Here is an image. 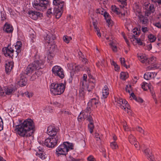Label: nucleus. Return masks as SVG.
<instances>
[{"label":"nucleus","instance_id":"nucleus-22","mask_svg":"<svg viewBox=\"0 0 161 161\" xmlns=\"http://www.w3.org/2000/svg\"><path fill=\"white\" fill-rule=\"evenodd\" d=\"M108 94V88L106 86H105L103 91V97L104 98H107Z\"/></svg>","mask_w":161,"mask_h":161},{"label":"nucleus","instance_id":"nucleus-56","mask_svg":"<svg viewBox=\"0 0 161 161\" xmlns=\"http://www.w3.org/2000/svg\"><path fill=\"white\" fill-rule=\"evenodd\" d=\"M88 161H95V158L92 156H90L87 158Z\"/></svg>","mask_w":161,"mask_h":161},{"label":"nucleus","instance_id":"nucleus-50","mask_svg":"<svg viewBox=\"0 0 161 161\" xmlns=\"http://www.w3.org/2000/svg\"><path fill=\"white\" fill-rule=\"evenodd\" d=\"M131 85H128L126 86V90L127 92L129 93H130V91H131Z\"/></svg>","mask_w":161,"mask_h":161},{"label":"nucleus","instance_id":"nucleus-18","mask_svg":"<svg viewBox=\"0 0 161 161\" xmlns=\"http://www.w3.org/2000/svg\"><path fill=\"white\" fill-rule=\"evenodd\" d=\"M95 81H92L90 80L87 86V90L89 92H91V90L94 88L95 86Z\"/></svg>","mask_w":161,"mask_h":161},{"label":"nucleus","instance_id":"nucleus-33","mask_svg":"<svg viewBox=\"0 0 161 161\" xmlns=\"http://www.w3.org/2000/svg\"><path fill=\"white\" fill-rule=\"evenodd\" d=\"M148 37L151 42H154L156 39V37L153 34H150L149 35Z\"/></svg>","mask_w":161,"mask_h":161},{"label":"nucleus","instance_id":"nucleus-44","mask_svg":"<svg viewBox=\"0 0 161 161\" xmlns=\"http://www.w3.org/2000/svg\"><path fill=\"white\" fill-rule=\"evenodd\" d=\"M67 144H66L67 145V149L69 150V149H73V146L72 145V144H71L70 143H69L68 142H65Z\"/></svg>","mask_w":161,"mask_h":161},{"label":"nucleus","instance_id":"nucleus-11","mask_svg":"<svg viewBox=\"0 0 161 161\" xmlns=\"http://www.w3.org/2000/svg\"><path fill=\"white\" fill-rule=\"evenodd\" d=\"M58 130V128L54 126L50 125L47 128V132L50 136L56 137V135H59L58 133H57Z\"/></svg>","mask_w":161,"mask_h":161},{"label":"nucleus","instance_id":"nucleus-53","mask_svg":"<svg viewBox=\"0 0 161 161\" xmlns=\"http://www.w3.org/2000/svg\"><path fill=\"white\" fill-rule=\"evenodd\" d=\"M92 106H89L88 105V103L87 105V107L85 109V111L86 112H88L91 110V107Z\"/></svg>","mask_w":161,"mask_h":161},{"label":"nucleus","instance_id":"nucleus-16","mask_svg":"<svg viewBox=\"0 0 161 161\" xmlns=\"http://www.w3.org/2000/svg\"><path fill=\"white\" fill-rule=\"evenodd\" d=\"M55 39V37L50 33L48 34L46 37V42L50 44L54 43V40Z\"/></svg>","mask_w":161,"mask_h":161},{"label":"nucleus","instance_id":"nucleus-28","mask_svg":"<svg viewBox=\"0 0 161 161\" xmlns=\"http://www.w3.org/2000/svg\"><path fill=\"white\" fill-rule=\"evenodd\" d=\"M144 78L146 80H148L152 78V73L151 72H146L144 74Z\"/></svg>","mask_w":161,"mask_h":161},{"label":"nucleus","instance_id":"nucleus-57","mask_svg":"<svg viewBox=\"0 0 161 161\" xmlns=\"http://www.w3.org/2000/svg\"><path fill=\"white\" fill-rule=\"evenodd\" d=\"M132 37L134 38L137 43L141 41V39L139 38H137L135 35H132Z\"/></svg>","mask_w":161,"mask_h":161},{"label":"nucleus","instance_id":"nucleus-61","mask_svg":"<svg viewBox=\"0 0 161 161\" xmlns=\"http://www.w3.org/2000/svg\"><path fill=\"white\" fill-rule=\"evenodd\" d=\"M130 96L132 97L136 101H137L138 100V98L136 97L134 93L132 92L130 94Z\"/></svg>","mask_w":161,"mask_h":161},{"label":"nucleus","instance_id":"nucleus-32","mask_svg":"<svg viewBox=\"0 0 161 161\" xmlns=\"http://www.w3.org/2000/svg\"><path fill=\"white\" fill-rule=\"evenodd\" d=\"M129 142L132 144H134L135 141H136L135 138L132 135H129Z\"/></svg>","mask_w":161,"mask_h":161},{"label":"nucleus","instance_id":"nucleus-1","mask_svg":"<svg viewBox=\"0 0 161 161\" xmlns=\"http://www.w3.org/2000/svg\"><path fill=\"white\" fill-rule=\"evenodd\" d=\"M35 126L31 119L25 120L23 123L16 126L17 133L20 136L25 137L31 136L34 131Z\"/></svg>","mask_w":161,"mask_h":161},{"label":"nucleus","instance_id":"nucleus-38","mask_svg":"<svg viewBox=\"0 0 161 161\" xmlns=\"http://www.w3.org/2000/svg\"><path fill=\"white\" fill-rule=\"evenodd\" d=\"M149 86L147 83L143 82L142 85V87L144 90H147Z\"/></svg>","mask_w":161,"mask_h":161},{"label":"nucleus","instance_id":"nucleus-21","mask_svg":"<svg viewBox=\"0 0 161 161\" xmlns=\"http://www.w3.org/2000/svg\"><path fill=\"white\" fill-rule=\"evenodd\" d=\"M137 57L139 60L142 63H145L146 64V60L147 59V57L144 55H138Z\"/></svg>","mask_w":161,"mask_h":161},{"label":"nucleus","instance_id":"nucleus-54","mask_svg":"<svg viewBox=\"0 0 161 161\" xmlns=\"http://www.w3.org/2000/svg\"><path fill=\"white\" fill-rule=\"evenodd\" d=\"M87 120L90 122V123H93V119L92 117L90 114L87 118Z\"/></svg>","mask_w":161,"mask_h":161},{"label":"nucleus","instance_id":"nucleus-34","mask_svg":"<svg viewBox=\"0 0 161 161\" xmlns=\"http://www.w3.org/2000/svg\"><path fill=\"white\" fill-rule=\"evenodd\" d=\"M36 155L39 156L42 159H44L46 158V156L44 154V153L42 151H41L40 152V153H36Z\"/></svg>","mask_w":161,"mask_h":161},{"label":"nucleus","instance_id":"nucleus-55","mask_svg":"<svg viewBox=\"0 0 161 161\" xmlns=\"http://www.w3.org/2000/svg\"><path fill=\"white\" fill-rule=\"evenodd\" d=\"M25 95L27 96L28 97L30 98L31 97L32 95V93L31 92H26L25 93Z\"/></svg>","mask_w":161,"mask_h":161},{"label":"nucleus","instance_id":"nucleus-4","mask_svg":"<svg viewBox=\"0 0 161 161\" xmlns=\"http://www.w3.org/2000/svg\"><path fill=\"white\" fill-rule=\"evenodd\" d=\"M50 91L54 95H59L63 93L65 85L63 83H52L50 87Z\"/></svg>","mask_w":161,"mask_h":161},{"label":"nucleus","instance_id":"nucleus-43","mask_svg":"<svg viewBox=\"0 0 161 161\" xmlns=\"http://www.w3.org/2000/svg\"><path fill=\"white\" fill-rule=\"evenodd\" d=\"M112 39V40L111 39L109 40V41L110 42L109 43V45H110V46H113L114 45H116V41L112 39V38H111Z\"/></svg>","mask_w":161,"mask_h":161},{"label":"nucleus","instance_id":"nucleus-15","mask_svg":"<svg viewBox=\"0 0 161 161\" xmlns=\"http://www.w3.org/2000/svg\"><path fill=\"white\" fill-rule=\"evenodd\" d=\"M13 66V63L12 62H6L5 64V69L7 73H8L11 71Z\"/></svg>","mask_w":161,"mask_h":161},{"label":"nucleus","instance_id":"nucleus-52","mask_svg":"<svg viewBox=\"0 0 161 161\" xmlns=\"http://www.w3.org/2000/svg\"><path fill=\"white\" fill-rule=\"evenodd\" d=\"M141 30L143 32L146 33L148 31L149 29L147 27L142 26Z\"/></svg>","mask_w":161,"mask_h":161},{"label":"nucleus","instance_id":"nucleus-13","mask_svg":"<svg viewBox=\"0 0 161 161\" xmlns=\"http://www.w3.org/2000/svg\"><path fill=\"white\" fill-rule=\"evenodd\" d=\"M27 79L23 74L20 75V80L18 81V84L21 86H25L27 84Z\"/></svg>","mask_w":161,"mask_h":161},{"label":"nucleus","instance_id":"nucleus-8","mask_svg":"<svg viewBox=\"0 0 161 161\" xmlns=\"http://www.w3.org/2000/svg\"><path fill=\"white\" fill-rule=\"evenodd\" d=\"M52 71L55 75L58 76L61 79L64 77V70L60 66L56 65L54 66L52 68Z\"/></svg>","mask_w":161,"mask_h":161},{"label":"nucleus","instance_id":"nucleus-59","mask_svg":"<svg viewBox=\"0 0 161 161\" xmlns=\"http://www.w3.org/2000/svg\"><path fill=\"white\" fill-rule=\"evenodd\" d=\"M53 54L52 52H49V54H48L47 58L48 59H51V58H53Z\"/></svg>","mask_w":161,"mask_h":161},{"label":"nucleus","instance_id":"nucleus-27","mask_svg":"<svg viewBox=\"0 0 161 161\" xmlns=\"http://www.w3.org/2000/svg\"><path fill=\"white\" fill-rule=\"evenodd\" d=\"M112 10L115 13L117 14H120V10L119 9L117 8L115 6H112Z\"/></svg>","mask_w":161,"mask_h":161},{"label":"nucleus","instance_id":"nucleus-46","mask_svg":"<svg viewBox=\"0 0 161 161\" xmlns=\"http://www.w3.org/2000/svg\"><path fill=\"white\" fill-rule=\"evenodd\" d=\"M106 22L107 23V25L109 27L112 26L113 25V22L112 20L110 19L109 20H107Z\"/></svg>","mask_w":161,"mask_h":161},{"label":"nucleus","instance_id":"nucleus-20","mask_svg":"<svg viewBox=\"0 0 161 161\" xmlns=\"http://www.w3.org/2000/svg\"><path fill=\"white\" fill-rule=\"evenodd\" d=\"M47 46V48L49 49V53H52L54 51L56 48V46L55 44H53V43L48 44Z\"/></svg>","mask_w":161,"mask_h":161},{"label":"nucleus","instance_id":"nucleus-63","mask_svg":"<svg viewBox=\"0 0 161 161\" xmlns=\"http://www.w3.org/2000/svg\"><path fill=\"white\" fill-rule=\"evenodd\" d=\"M146 47L147 49L148 50H150L152 48V45L151 44H147L146 45Z\"/></svg>","mask_w":161,"mask_h":161},{"label":"nucleus","instance_id":"nucleus-9","mask_svg":"<svg viewBox=\"0 0 161 161\" xmlns=\"http://www.w3.org/2000/svg\"><path fill=\"white\" fill-rule=\"evenodd\" d=\"M62 14V12L59 10H57L53 8L52 9V8L48 9L47 13V17H49L52 15L54 14L56 16L57 18H59Z\"/></svg>","mask_w":161,"mask_h":161},{"label":"nucleus","instance_id":"nucleus-17","mask_svg":"<svg viewBox=\"0 0 161 161\" xmlns=\"http://www.w3.org/2000/svg\"><path fill=\"white\" fill-rule=\"evenodd\" d=\"M139 21L140 24L146 25L148 23V19L147 17L144 16L140 14L138 16Z\"/></svg>","mask_w":161,"mask_h":161},{"label":"nucleus","instance_id":"nucleus-24","mask_svg":"<svg viewBox=\"0 0 161 161\" xmlns=\"http://www.w3.org/2000/svg\"><path fill=\"white\" fill-rule=\"evenodd\" d=\"M16 90V89L15 87L8 88L7 91L6 92V93L7 94L9 95L14 93Z\"/></svg>","mask_w":161,"mask_h":161},{"label":"nucleus","instance_id":"nucleus-60","mask_svg":"<svg viewBox=\"0 0 161 161\" xmlns=\"http://www.w3.org/2000/svg\"><path fill=\"white\" fill-rule=\"evenodd\" d=\"M152 2L154 3H158L159 4L161 5V0H151Z\"/></svg>","mask_w":161,"mask_h":161},{"label":"nucleus","instance_id":"nucleus-29","mask_svg":"<svg viewBox=\"0 0 161 161\" xmlns=\"http://www.w3.org/2000/svg\"><path fill=\"white\" fill-rule=\"evenodd\" d=\"M88 105L89 106H92L98 104V101L95 98H94L91 99L90 102L88 103Z\"/></svg>","mask_w":161,"mask_h":161},{"label":"nucleus","instance_id":"nucleus-7","mask_svg":"<svg viewBox=\"0 0 161 161\" xmlns=\"http://www.w3.org/2000/svg\"><path fill=\"white\" fill-rule=\"evenodd\" d=\"M66 142H64L62 144L59 146L56 149V154L58 156L61 155H65L68 151V149L67 147Z\"/></svg>","mask_w":161,"mask_h":161},{"label":"nucleus","instance_id":"nucleus-6","mask_svg":"<svg viewBox=\"0 0 161 161\" xmlns=\"http://www.w3.org/2000/svg\"><path fill=\"white\" fill-rule=\"evenodd\" d=\"M61 136L60 135H58L55 137H51L46 139L45 141V145L48 147H54L58 142L60 141Z\"/></svg>","mask_w":161,"mask_h":161},{"label":"nucleus","instance_id":"nucleus-10","mask_svg":"<svg viewBox=\"0 0 161 161\" xmlns=\"http://www.w3.org/2000/svg\"><path fill=\"white\" fill-rule=\"evenodd\" d=\"M64 2L60 0H53V4L54 6V8L56 10L62 12Z\"/></svg>","mask_w":161,"mask_h":161},{"label":"nucleus","instance_id":"nucleus-40","mask_svg":"<svg viewBox=\"0 0 161 161\" xmlns=\"http://www.w3.org/2000/svg\"><path fill=\"white\" fill-rule=\"evenodd\" d=\"M148 11L150 12V13H153L155 11L154 6L153 4H151L149 6L148 8Z\"/></svg>","mask_w":161,"mask_h":161},{"label":"nucleus","instance_id":"nucleus-37","mask_svg":"<svg viewBox=\"0 0 161 161\" xmlns=\"http://www.w3.org/2000/svg\"><path fill=\"white\" fill-rule=\"evenodd\" d=\"M72 38L71 37H68L66 36H64L63 37V40L64 41L67 43H69V41Z\"/></svg>","mask_w":161,"mask_h":161},{"label":"nucleus","instance_id":"nucleus-36","mask_svg":"<svg viewBox=\"0 0 161 161\" xmlns=\"http://www.w3.org/2000/svg\"><path fill=\"white\" fill-rule=\"evenodd\" d=\"M110 147L113 149H116L118 147V146L115 141L110 143Z\"/></svg>","mask_w":161,"mask_h":161},{"label":"nucleus","instance_id":"nucleus-30","mask_svg":"<svg viewBox=\"0 0 161 161\" xmlns=\"http://www.w3.org/2000/svg\"><path fill=\"white\" fill-rule=\"evenodd\" d=\"M148 88H149L150 92L152 94V96L153 97V98L155 100V102L156 103H157V101L156 100L155 98V96L154 95V92L153 91V88L151 85H150L148 86Z\"/></svg>","mask_w":161,"mask_h":161},{"label":"nucleus","instance_id":"nucleus-26","mask_svg":"<svg viewBox=\"0 0 161 161\" xmlns=\"http://www.w3.org/2000/svg\"><path fill=\"white\" fill-rule=\"evenodd\" d=\"M126 22H125V25L126 27V28L130 31V29H131L132 26L131 24H130V20H126Z\"/></svg>","mask_w":161,"mask_h":161},{"label":"nucleus","instance_id":"nucleus-49","mask_svg":"<svg viewBox=\"0 0 161 161\" xmlns=\"http://www.w3.org/2000/svg\"><path fill=\"white\" fill-rule=\"evenodd\" d=\"M134 144L135 147L137 148V150L139 149L140 146L138 142H137V141H135L134 144Z\"/></svg>","mask_w":161,"mask_h":161},{"label":"nucleus","instance_id":"nucleus-42","mask_svg":"<svg viewBox=\"0 0 161 161\" xmlns=\"http://www.w3.org/2000/svg\"><path fill=\"white\" fill-rule=\"evenodd\" d=\"M103 15L106 20H108L109 19H111L109 14L106 12H104Z\"/></svg>","mask_w":161,"mask_h":161},{"label":"nucleus","instance_id":"nucleus-47","mask_svg":"<svg viewBox=\"0 0 161 161\" xmlns=\"http://www.w3.org/2000/svg\"><path fill=\"white\" fill-rule=\"evenodd\" d=\"M61 112L62 114H64L65 115H69L71 114L70 113L68 110L65 109H62L61 111Z\"/></svg>","mask_w":161,"mask_h":161},{"label":"nucleus","instance_id":"nucleus-23","mask_svg":"<svg viewBox=\"0 0 161 161\" xmlns=\"http://www.w3.org/2000/svg\"><path fill=\"white\" fill-rule=\"evenodd\" d=\"M129 77V75L127 72H121L120 74V78L123 80H125Z\"/></svg>","mask_w":161,"mask_h":161},{"label":"nucleus","instance_id":"nucleus-2","mask_svg":"<svg viewBox=\"0 0 161 161\" xmlns=\"http://www.w3.org/2000/svg\"><path fill=\"white\" fill-rule=\"evenodd\" d=\"M21 46L22 43L21 42L18 41L15 44L14 47L13 46L11 47V45H8L7 47L3 48L2 51L5 56L12 58L14 56V49L13 48L14 47L16 49V52L17 55L18 53L21 51Z\"/></svg>","mask_w":161,"mask_h":161},{"label":"nucleus","instance_id":"nucleus-39","mask_svg":"<svg viewBox=\"0 0 161 161\" xmlns=\"http://www.w3.org/2000/svg\"><path fill=\"white\" fill-rule=\"evenodd\" d=\"M118 103L119 104H123L125 105L128 103V102L125 99H119L117 101Z\"/></svg>","mask_w":161,"mask_h":161},{"label":"nucleus","instance_id":"nucleus-14","mask_svg":"<svg viewBox=\"0 0 161 161\" xmlns=\"http://www.w3.org/2000/svg\"><path fill=\"white\" fill-rule=\"evenodd\" d=\"M3 30L7 33H10L12 32L13 28L11 25L6 23L3 27Z\"/></svg>","mask_w":161,"mask_h":161},{"label":"nucleus","instance_id":"nucleus-64","mask_svg":"<svg viewBox=\"0 0 161 161\" xmlns=\"http://www.w3.org/2000/svg\"><path fill=\"white\" fill-rule=\"evenodd\" d=\"M155 25L158 28H161V22H158V23H156L155 24Z\"/></svg>","mask_w":161,"mask_h":161},{"label":"nucleus","instance_id":"nucleus-58","mask_svg":"<svg viewBox=\"0 0 161 161\" xmlns=\"http://www.w3.org/2000/svg\"><path fill=\"white\" fill-rule=\"evenodd\" d=\"M95 136L96 138L97 139V142H100L101 137L100 136H99V134L98 133H96L95 134Z\"/></svg>","mask_w":161,"mask_h":161},{"label":"nucleus","instance_id":"nucleus-3","mask_svg":"<svg viewBox=\"0 0 161 161\" xmlns=\"http://www.w3.org/2000/svg\"><path fill=\"white\" fill-rule=\"evenodd\" d=\"M44 64V62L42 60H35L27 67L25 73L28 75L36 70H38L42 69L43 67Z\"/></svg>","mask_w":161,"mask_h":161},{"label":"nucleus","instance_id":"nucleus-25","mask_svg":"<svg viewBox=\"0 0 161 161\" xmlns=\"http://www.w3.org/2000/svg\"><path fill=\"white\" fill-rule=\"evenodd\" d=\"M144 152L145 153L146 155H147V157L150 158V160H153V156L151 155V153L150 154V150L148 148H147L145 149L144 151Z\"/></svg>","mask_w":161,"mask_h":161},{"label":"nucleus","instance_id":"nucleus-45","mask_svg":"<svg viewBox=\"0 0 161 161\" xmlns=\"http://www.w3.org/2000/svg\"><path fill=\"white\" fill-rule=\"evenodd\" d=\"M136 130L140 133H142L144 135H145L144 130L141 127L138 126L136 128Z\"/></svg>","mask_w":161,"mask_h":161},{"label":"nucleus","instance_id":"nucleus-19","mask_svg":"<svg viewBox=\"0 0 161 161\" xmlns=\"http://www.w3.org/2000/svg\"><path fill=\"white\" fill-rule=\"evenodd\" d=\"M42 74V73L39 71H37L35 72L31 77L30 80L31 81H33L36 79V78L39 77V76Z\"/></svg>","mask_w":161,"mask_h":161},{"label":"nucleus","instance_id":"nucleus-51","mask_svg":"<svg viewBox=\"0 0 161 161\" xmlns=\"http://www.w3.org/2000/svg\"><path fill=\"white\" fill-rule=\"evenodd\" d=\"M3 128V120L0 117V131L2 130Z\"/></svg>","mask_w":161,"mask_h":161},{"label":"nucleus","instance_id":"nucleus-5","mask_svg":"<svg viewBox=\"0 0 161 161\" xmlns=\"http://www.w3.org/2000/svg\"><path fill=\"white\" fill-rule=\"evenodd\" d=\"M49 3L48 0H35L33 6L35 9L43 11L46 9Z\"/></svg>","mask_w":161,"mask_h":161},{"label":"nucleus","instance_id":"nucleus-48","mask_svg":"<svg viewBox=\"0 0 161 161\" xmlns=\"http://www.w3.org/2000/svg\"><path fill=\"white\" fill-rule=\"evenodd\" d=\"M105 12L103 8L98 9H97V13L103 15V13Z\"/></svg>","mask_w":161,"mask_h":161},{"label":"nucleus","instance_id":"nucleus-41","mask_svg":"<svg viewBox=\"0 0 161 161\" xmlns=\"http://www.w3.org/2000/svg\"><path fill=\"white\" fill-rule=\"evenodd\" d=\"M89 130L90 133H92L93 132L94 125L93 123H90L88 125Z\"/></svg>","mask_w":161,"mask_h":161},{"label":"nucleus","instance_id":"nucleus-31","mask_svg":"<svg viewBox=\"0 0 161 161\" xmlns=\"http://www.w3.org/2000/svg\"><path fill=\"white\" fill-rule=\"evenodd\" d=\"M155 58H156L154 57H152L150 58H147L146 64H147V63L148 64H152L153 63L155 60L154 59Z\"/></svg>","mask_w":161,"mask_h":161},{"label":"nucleus","instance_id":"nucleus-35","mask_svg":"<svg viewBox=\"0 0 161 161\" xmlns=\"http://www.w3.org/2000/svg\"><path fill=\"white\" fill-rule=\"evenodd\" d=\"M120 61L121 63V65L124 66V67H125L127 69L129 67V66H127L126 64H125V60L124 58H120Z\"/></svg>","mask_w":161,"mask_h":161},{"label":"nucleus","instance_id":"nucleus-12","mask_svg":"<svg viewBox=\"0 0 161 161\" xmlns=\"http://www.w3.org/2000/svg\"><path fill=\"white\" fill-rule=\"evenodd\" d=\"M28 14L31 18L34 20L36 19L38 17H40L41 15L40 12L33 10L29 11Z\"/></svg>","mask_w":161,"mask_h":161},{"label":"nucleus","instance_id":"nucleus-62","mask_svg":"<svg viewBox=\"0 0 161 161\" xmlns=\"http://www.w3.org/2000/svg\"><path fill=\"white\" fill-rule=\"evenodd\" d=\"M112 49L113 50V51L114 52H116L117 51V47L116 46L114 45L113 46H110Z\"/></svg>","mask_w":161,"mask_h":161}]
</instances>
